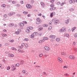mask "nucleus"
I'll return each instance as SVG.
<instances>
[{"mask_svg": "<svg viewBox=\"0 0 77 77\" xmlns=\"http://www.w3.org/2000/svg\"><path fill=\"white\" fill-rule=\"evenodd\" d=\"M36 21H37L36 22V23L37 24H39L41 22V21L40 20V18H37L36 19Z\"/></svg>", "mask_w": 77, "mask_h": 77, "instance_id": "1", "label": "nucleus"}, {"mask_svg": "<svg viewBox=\"0 0 77 77\" xmlns=\"http://www.w3.org/2000/svg\"><path fill=\"white\" fill-rule=\"evenodd\" d=\"M44 48L45 50H46V51H49V50H50V48L47 46H45Z\"/></svg>", "mask_w": 77, "mask_h": 77, "instance_id": "2", "label": "nucleus"}, {"mask_svg": "<svg viewBox=\"0 0 77 77\" xmlns=\"http://www.w3.org/2000/svg\"><path fill=\"white\" fill-rule=\"evenodd\" d=\"M55 15V13L54 12H53L51 13L50 14V17L51 18H52V17L54 16Z\"/></svg>", "mask_w": 77, "mask_h": 77, "instance_id": "3", "label": "nucleus"}, {"mask_svg": "<svg viewBox=\"0 0 77 77\" xmlns=\"http://www.w3.org/2000/svg\"><path fill=\"white\" fill-rule=\"evenodd\" d=\"M26 6L27 8H28V9H31L32 8V6L30 5L29 4H27L26 5Z\"/></svg>", "mask_w": 77, "mask_h": 77, "instance_id": "4", "label": "nucleus"}, {"mask_svg": "<svg viewBox=\"0 0 77 77\" xmlns=\"http://www.w3.org/2000/svg\"><path fill=\"white\" fill-rule=\"evenodd\" d=\"M64 31H65V29L63 28H62L61 29L59 30L60 32H64Z\"/></svg>", "mask_w": 77, "mask_h": 77, "instance_id": "5", "label": "nucleus"}, {"mask_svg": "<svg viewBox=\"0 0 77 77\" xmlns=\"http://www.w3.org/2000/svg\"><path fill=\"white\" fill-rule=\"evenodd\" d=\"M58 60L60 63H61V62H62V60L61 58H60V57H58Z\"/></svg>", "mask_w": 77, "mask_h": 77, "instance_id": "6", "label": "nucleus"}, {"mask_svg": "<svg viewBox=\"0 0 77 77\" xmlns=\"http://www.w3.org/2000/svg\"><path fill=\"white\" fill-rule=\"evenodd\" d=\"M41 5L42 8H44V7H45V5H44V2H42L41 3Z\"/></svg>", "mask_w": 77, "mask_h": 77, "instance_id": "7", "label": "nucleus"}, {"mask_svg": "<svg viewBox=\"0 0 77 77\" xmlns=\"http://www.w3.org/2000/svg\"><path fill=\"white\" fill-rule=\"evenodd\" d=\"M8 56L10 57H12L14 56V55L13 54H8Z\"/></svg>", "mask_w": 77, "mask_h": 77, "instance_id": "8", "label": "nucleus"}, {"mask_svg": "<svg viewBox=\"0 0 77 77\" xmlns=\"http://www.w3.org/2000/svg\"><path fill=\"white\" fill-rule=\"evenodd\" d=\"M45 40H44V39H42V40H41L40 41H39L38 43H42V42H44Z\"/></svg>", "mask_w": 77, "mask_h": 77, "instance_id": "9", "label": "nucleus"}, {"mask_svg": "<svg viewBox=\"0 0 77 77\" xmlns=\"http://www.w3.org/2000/svg\"><path fill=\"white\" fill-rule=\"evenodd\" d=\"M69 58L71 59H75V57L73 56H70L69 57Z\"/></svg>", "mask_w": 77, "mask_h": 77, "instance_id": "10", "label": "nucleus"}, {"mask_svg": "<svg viewBox=\"0 0 77 77\" xmlns=\"http://www.w3.org/2000/svg\"><path fill=\"white\" fill-rule=\"evenodd\" d=\"M50 38L54 39V38H55V36L54 35H51L50 36Z\"/></svg>", "mask_w": 77, "mask_h": 77, "instance_id": "11", "label": "nucleus"}, {"mask_svg": "<svg viewBox=\"0 0 77 77\" xmlns=\"http://www.w3.org/2000/svg\"><path fill=\"white\" fill-rule=\"evenodd\" d=\"M59 22V20H57L55 21L54 22V24H57V23Z\"/></svg>", "mask_w": 77, "mask_h": 77, "instance_id": "12", "label": "nucleus"}, {"mask_svg": "<svg viewBox=\"0 0 77 77\" xmlns=\"http://www.w3.org/2000/svg\"><path fill=\"white\" fill-rule=\"evenodd\" d=\"M55 9H56V7H53L51 8L50 9V10L51 11H53L54 10H55Z\"/></svg>", "mask_w": 77, "mask_h": 77, "instance_id": "13", "label": "nucleus"}, {"mask_svg": "<svg viewBox=\"0 0 77 77\" xmlns=\"http://www.w3.org/2000/svg\"><path fill=\"white\" fill-rule=\"evenodd\" d=\"M19 25L21 27L22 26H24V24L23 23H20V24H19Z\"/></svg>", "mask_w": 77, "mask_h": 77, "instance_id": "14", "label": "nucleus"}, {"mask_svg": "<svg viewBox=\"0 0 77 77\" xmlns=\"http://www.w3.org/2000/svg\"><path fill=\"white\" fill-rule=\"evenodd\" d=\"M14 26V23H12L9 24L8 25L9 27H12Z\"/></svg>", "mask_w": 77, "mask_h": 77, "instance_id": "15", "label": "nucleus"}, {"mask_svg": "<svg viewBox=\"0 0 77 77\" xmlns=\"http://www.w3.org/2000/svg\"><path fill=\"white\" fill-rule=\"evenodd\" d=\"M33 35L35 36H37L38 35V32H35L33 33Z\"/></svg>", "mask_w": 77, "mask_h": 77, "instance_id": "16", "label": "nucleus"}, {"mask_svg": "<svg viewBox=\"0 0 77 77\" xmlns=\"http://www.w3.org/2000/svg\"><path fill=\"white\" fill-rule=\"evenodd\" d=\"M69 21V20L67 19V20L65 21V23L66 24H68Z\"/></svg>", "mask_w": 77, "mask_h": 77, "instance_id": "17", "label": "nucleus"}, {"mask_svg": "<svg viewBox=\"0 0 77 77\" xmlns=\"http://www.w3.org/2000/svg\"><path fill=\"white\" fill-rule=\"evenodd\" d=\"M27 29L26 30V32L27 33H30V30L29 29V28H27Z\"/></svg>", "mask_w": 77, "mask_h": 77, "instance_id": "18", "label": "nucleus"}, {"mask_svg": "<svg viewBox=\"0 0 77 77\" xmlns=\"http://www.w3.org/2000/svg\"><path fill=\"white\" fill-rule=\"evenodd\" d=\"M27 29H30V30H32L33 28L32 27L29 26L27 28Z\"/></svg>", "mask_w": 77, "mask_h": 77, "instance_id": "19", "label": "nucleus"}, {"mask_svg": "<svg viewBox=\"0 0 77 77\" xmlns=\"http://www.w3.org/2000/svg\"><path fill=\"white\" fill-rule=\"evenodd\" d=\"M43 29V28L42 27H40L38 29V31H41V30H42Z\"/></svg>", "mask_w": 77, "mask_h": 77, "instance_id": "20", "label": "nucleus"}, {"mask_svg": "<svg viewBox=\"0 0 77 77\" xmlns=\"http://www.w3.org/2000/svg\"><path fill=\"white\" fill-rule=\"evenodd\" d=\"M43 27H48V25L46 24H44L43 25Z\"/></svg>", "mask_w": 77, "mask_h": 77, "instance_id": "21", "label": "nucleus"}, {"mask_svg": "<svg viewBox=\"0 0 77 77\" xmlns=\"http://www.w3.org/2000/svg\"><path fill=\"white\" fill-rule=\"evenodd\" d=\"M69 11H70L71 12L72 11H74V8H72L71 9H69Z\"/></svg>", "mask_w": 77, "mask_h": 77, "instance_id": "22", "label": "nucleus"}, {"mask_svg": "<svg viewBox=\"0 0 77 77\" xmlns=\"http://www.w3.org/2000/svg\"><path fill=\"white\" fill-rule=\"evenodd\" d=\"M23 63H24V61H23V60H21L20 62V64L23 65Z\"/></svg>", "mask_w": 77, "mask_h": 77, "instance_id": "23", "label": "nucleus"}, {"mask_svg": "<svg viewBox=\"0 0 77 77\" xmlns=\"http://www.w3.org/2000/svg\"><path fill=\"white\" fill-rule=\"evenodd\" d=\"M76 29V27H74L72 29V32H73L74 30H75Z\"/></svg>", "mask_w": 77, "mask_h": 77, "instance_id": "24", "label": "nucleus"}, {"mask_svg": "<svg viewBox=\"0 0 77 77\" xmlns=\"http://www.w3.org/2000/svg\"><path fill=\"white\" fill-rule=\"evenodd\" d=\"M23 14H25V15H26V14H28V12H25V11H24L23 12Z\"/></svg>", "mask_w": 77, "mask_h": 77, "instance_id": "25", "label": "nucleus"}, {"mask_svg": "<svg viewBox=\"0 0 77 77\" xmlns=\"http://www.w3.org/2000/svg\"><path fill=\"white\" fill-rule=\"evenodd\" d=\"M61 54H62V55H65L66 54L64 52H62L61 53Z\"/></svg>", "mask_w": 77, "mask_h": 77, "instance_id": "26", "label": "nucleus"}, {"mask_svg": "<svg viewBox=\"0 0 77 77\" xmlns=\"http://www.w3.org/2000/svg\"><path fill=\"white\" fill-rule=\"evenodd\" d=\"M56 18H54L52 20V22H54V21H56Z\"/></svg>", "mask_w": 77, "mask_h": 77, "instance_id": "27", "label": "nucleus"}, {"mask_svg": "<svg viewBox=\"0 0 77 77\" xmlns=\"http://www.w3.org/2000/svg\"><path fill=\"white\" fill-rule=\"evenodd\" d=\"M43 56V54H39V56L40 57H41Z\"/></svg>", "mask_w": 77, "mask_h": 77, "instance_id": "28", "label": "nucleus"}, {"mask_svg": "<svg viewBox=\"0 0 77 77\" xmlns=\"http://www.w3.org/2000/svg\"><path fill=\"white\" fill-rule=\"evenodd\" d=\"M17 16L19 17H20L21 16V15L20 14H17Z\"/></svg>", "mask_w": 77, "mask_h": 77, "instance_id": "29", "label": "nucleus"}, {"mask_svg": "<svg viewBox=\"0 0 77 77\" xmlns=\"http://www.w3.org/2000/svg\"><path fill=\"white\" fill-rule=\"evenodd\" d=\"M25 45L26 47V48H27L28 47V45L27 44V43H25Z\"/></svg>", "mask_w": 77, "mask_h": 77, "instance_id": "30", "label": "nucleus"}, {"mask_svg": "<svg viewBox=\"0 0 77 77\" xmlns=\"http://www.w3.org/2000/svg\"><path fill=\"white\" fill-rule=\"evenodd\" d=\"M56 40L57 41H60V38H56Z\"/></svg>", "mask_w": 77, "mask_h": 77, "instance_id": "31", "label": "nucleus"}, {"mask_svg": "<svg viewBox=\"0 0 77 77\" xmlns=\"http://www.w3.org/2000/svg\"><path fill=\"white\" fill-rule=\"evenodd\" d=\"M13 13H9L8 15H9V16H12V14Z\"/></svg>", "mask_w": 77, "mask_h": 77, "instance_id": "32", "label": "nucleus"}, {"mask_svg": "<svg viewBox=\"0 0 77 77\" xmlns=\"http://www.w3.org/2000/svg\"><path fill=\"white\" fill-rule=\"evenodd\" d=\"M11 48L12 50H15V51H16V50H17V49H16V48H15L12 47Z\"/></svg>", "mask_w": 77, "mask_h": 77, "instance_id": "33", "label": "nucleus"}, {"mask_svg": "<svg viewBox=\"0 0 77 77\" xmlns=\"http://www.w3.org/2000/svg\"><path fill=\"white\" fill-rule=\"evenodd\" d=\"M24 41H29V39L28 38H25L24 39Z\"/></svg>", "mask_w": 77, "mask_h": 77, "instance_id": "34", "label": "nucleus"}, {"mask_svg": "<svg viewBox=\"0 0 77 77\" xmlns=\"http://www.w3.org/2000/svg\"><path fill=\"white\" fill-rule=\"evenodd\" d=\"M52 29V27L51 26H50L49 28H48V30H51Z\"/></svg>", "mask_w": 77, "mask_h": 77, "instance_id": "35", "label": "nucleus"}, {"mask_svg": "<svg viewBox=\"0 0 77 77\" xmlns=\"http://www.w3.org/2000/svg\"><path fill=\"white\" fill-rule=\"evenodd\" d=\"M22 72L23 74H26V71H25L24 70H23L22 71Z\"/></svg>", "mask_w": 77, "mask_h": 77, "instance_id": "36", "label": "nucleus"}, {"mask_svg": "<svg viewBox=\"0 0 77 77\" xmlns=\"http://www.w3.org/2000/svg\"><path fill=\"white\" fill-rule=\"evenodd\" d=\"M66 36L68 38H69V34H66Z\"/></svg>", "mask_w": 77, "mask_h": 77, "instance_id": "37", "label": "nucleus"}, {"mask_svg": "<svg viewBox=\"0 0 77 77\" xmlns=\"http://www.w3.org/2000/svg\"><path fill=\"white\" fill-rule=\"evenodd\" d=\"M65 3L64 2H63V3H62L61 4V6H63V5H64V4H65Z\"/></svg>", "mask_w": 77, "mask_h": 77, "instance_id": "38", "label": "nucleus"}, {"mask_svg": "<svg viewBox=\"0 0 77 77\" xmlns=\"http://www.w3.org/2000/svg\"><path fill=\"white\" fill-rule=\"evenodd\" d=\"M10 67L9 66H8L7 68V70H9L10 69Z\"/></svg>", "mask_w": 77, "mask_h": 77, "instance_id": "39", "label": "nucleus"}, {"mask_svg": "<svg viewBox=\"0 0 77 77\" xmlns=\"http://www.w3.org/2000/svg\"><path fill=\"white\" fill-rule=\"evenodd\" d=\"M9 45V43H7L5 44V46H8V45Z\"/></svg>", "mask_w": 77, "mask_h": 77, "instance_id": "40", "label": "nucleus"}, {"mask_svg": "<svg viewBox=\"0 0 77 77\" xmlns=\"http://www.w3.org/2000/svg\"><path fill=\"white\" fill-rule=\"evenodd\" d=\"M2 8H5L6 6V5H5V4H3L2 5Z\"/></svg>", "mask_w": 77, "mask_h": 77, "instance_id": "41", "label": "nucleus"}, {"mask_svg": "<svg viewBox=\"0 0 77 77\" xmlns=\"http://www.w3.org/2000/svg\"><path fill=\"white\" fill-rule=\"evenodd\" d=\"M54 2V0H51L50 1V3H53Z\"/></svg>", "mask_w": 77, "mask_h": 77, "instance_id": "42", "label": "nucleus"}, {"mask_svg": "<svg viewBox=\"0 0 77 77\" xmlns=\"http://www.w3.org/2000/svg\"><path fill=\"white\" fill-rule=\"evenodd\" d=\"M15 34L18 35V34H19V33H20V32H15Z\"/></svg>", "mask_w": 77, "mask_h": 77, "instance_id": "43", "label": "nucleus"}, {"mask_svg": "<svg viewBox=\"0 0 77 77\" xmlns=\"http://www.w3.org/2000/svg\"><path fill=\"white\" fill-rule=\"evenodd\" d=\"M74 50H75V51H77V48H74Z\"/></svg>", "mask_w": 77, "mask_h": 77, "instance_id": "44", "label": "nucleus"}, {"mask_svg": "<svg viewBox=\"0 0 77 77\" xmlns=\"http://www.w3.org/2000/svg\"><path fill=\"white\" fill-rule=\"evenodd\" d=\"M2 36L3 37H5V36H7V35L6 34H4Z\"/></svg>", "mask_w": 77, "mask_h": 77, "instance_id": "45", "label": "nucleus"}, {"mask_svg": "<svg viewBox=\"0 0 77 77\" xmlns=\"http://www.w3.org/2000/svg\"><path fill=\"white\" fill-rule=\"evenodd\" d=\"M16 66L18 67L19 66H20V64L18 63H17V64H16Z\"/></svg>", "mask_w": 77, "mask_h": 77, "instance_id": "46", "label": "nucleus"}, {"mask_svg": "<svg viewBox=\"0 0 77 77\" xmlns=\"http://www.w3.org/2000/svg\"><path fill=\"white\" fill-rule=\"evenodd\" d=\"M31 38H34V35H33V34L32 35H31Z\"/></svg>", "mask_w": 77, "mask_h": 77, "instance_id": "47", "label": "nucleus"}, {"mask_svg": "<svg viewBox=\"0 0 77 77\" xmlns=\"http://www.w3.org/2000/svg\"><path fill=\"white\" fill-rule=\"evenodd\" d=\"M64 75H66V76H68L69 75V74L67 73H65L64 74Z\"/></svg>", "mask_w": 77, "mask_h": 77, "instance_id": "48", "label": "nucleus"}, {"mask_svg": "<svg viewBox=\"0 0 77 77\" xmlns=\"http://www.w3.org/2000/svg\"><path fill=\"white\" fill-rule=\"evenodd\" d=\"M20 3L21 4H23V3H24V2H23V1H20Z\"/></svg>", "mask_w": 77, "mask_h": 77, "instance_id": "49", "label": "nucleus"}, {"mask_svg": "<svg viewBox=\"0 0 77 77\" xmlns=\"http://www.w3.org/2000/svg\"><path fill=\"white\" fill-rule=\"evenodd\" d=\"M64 68H68V66H64L63 67Z\"/></svg>", "mask_w": 77, "mask_h": 77, "instance_id": "50", "label": "nucleus"}, {"mask_svg": "<svg viewBox=\"0 0 77 77\" xmlns=\"http://www.w3.org/2000/svg\"><path fill=\"white\" fill-rule=\"evenodd\" d=\"M21 45L23 46V47H24V45H25V44L24 43H22L21 44Z\"/></svg>", "mask_w": 77, "mask_h": 77, "instance_id": "51", "label": "nucleus"}, {"mask_svg": "<svg viewBox=\"0 0 77 77\" xmlns=\"http://www.w3.org/2000/svg\"><path fill=\"white\" fill-rule=\"evenodd\" d=\"M4 17H5V18H7V15L6 14H4Z\"/></svg>", "mask_w": 77, "mask_h": 77, "instance_id": "52", "label": "nucleus"}, {"mask_svg": "<svg viewBox=\"0 0 77 77\" xmlns=\"http://www.w3.org/2000/svg\"><path fill=\"white\" fill-rule=\"evenodd\" d=\"M70 3L71 4L72 3V0H69Z\"/></svg>", "mask_w": 77, "mask_h": 77, "instance_id": "53", "label": "nucleus"}, {"mask_svg": "<svg viewBox=\"0 0 77 77\" xmlns=\"http://www.w3.org/2000/svg\"><path fill=\"white\" fill-rule=\"evenodd\" d=\"M60 4V2H58L57 3V5H59Z\"/></svg>", "mask_w": 77, "mask_h": 77, "instance_id": "54", "label": "nucleus"}, {"mask_svg": "<svg viewBox=\"0 0 77 77\" xmlns=\"http://www.w3.org/2000/svg\"><path fill=\"white\" fill-rule=\"evenodd\" d=\"M14 40H10V42H14Z\"/></svg>", "mask_w": 77, "mask_h": 77, "instance_id": "55", "label": "nucleus"}, {"mask_svg": "<svg viewBox=\"0 0 77 77\" xmlns=\"http://www.w3.org/2000/svg\"><path fill=\"white\" fill-rule=\"evenodd\" d=\"M15 6L17 7H18L19 6V4L15 5Z\"/></svg>", "mask_w": 77, "mask_h": 77, "instance_id": "56", "label": "nucleus"}, {"mask_svg": "<svg viewBox=\"0 0 77 77\" xmlns=\"http://www.w3.org/2000/svg\"><path fill=\"white\" fill-rule=\"evenodd\" d=\"M75 38H76V37H77V34H75Z\"/></svg>", "mask_w": 77, "mask_h": 77, "instance_id": "57", "label": "nucleus"}, {"mask_svg": "<svg viewBox=\"0 0 77 77\" xmlns=\"http://www.w3.org/2000/svg\"><path fill=\"white\" fill-rule=\"evenodd\" d=\"M31 3H34V0H31Z\"/></svg>", "mask_w": 77, "mask_h": 77, "instance_id": "58", "label": "nucleus"}, {"mask_svg": "<svg viewBox=\"0 0 77 77\" xmlns=\"http://www.w3.org/2000/svg\"><path fill=\"white\" fill-rule=\"evenodd\" d=\"M23 47H24L22 45H21V46L20 47V48H21V49H22Z\"/></svg>", "mask_w": 77, "mask_h": 77, "instance_id": "59", "label": "nucleus"}, {"mask_svg": "<svg viewBox=\"0 0 77 77\" xmlns=\"http://www.w3.org/2000/svg\"><path fill=\"white\" fill-rule=\"evenodd\" d=\"M42 35V33H39V36H41Z\"/></svg>", "mask_w": 77, "mask_h": 77, "instance_id": "60", "label": "nucleus"}, {"mask_svg": "<svg viewBox=\"0 0 77 77\" xmlns=\"http://www.w3.org/2000/svg\"><path fill=\"white\" fill-rule=\"evenodd\" d=\"M54 39H51V42H53L54 41Z\"/></svg>", "mask_w": 77, "mask_h": 77, "instance_id": "61", "label": "nucleus"}, {"mask_svg": "<svg viewBox=\"0 0 77 77\" xmlns=\"http://www.w3.org/2000/svg\"><path fill=\"white\" fill-rule=\"evenodd\" d=\"M46 51H45V50H44L43 51V52L44 53H46Z\"/></svg>", "mask_w": 77, "mask_h": 77, "instance_id": "62", "label": "nucleus"}, {"mask_svg": "<svg viewBox=\"0 0 77 77\" xmlns=\"http://www.w3.org/2000/svg\"><path fill=\"white\" fill-rule=\"evenodd\" d=\"M28 17H30V14H28Z\"/></svg>", "mask_w": 77, "mask_h": 77, "instance_id": "63", "label": "nucleus"}, {"mask_svg": "<svg viewBox=\"0 0 77 77\" xmlns=\"http://www.w3.org/2000/svg\"><path fill=\"white\" fill-rule=\"evenodd\" d=\"M43 74L44 75H46V73L45 72H44Z\"/></svg>", "mask_w": 77, "mask_h": 77, "instance_id": "64", "label": "nucleus"}]
</instances>
